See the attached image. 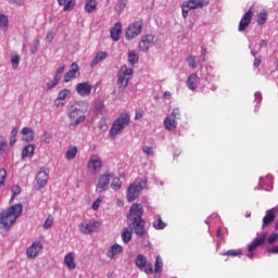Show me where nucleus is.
<instances>
[{
    "label": "nucleus",
    "instance_id": "1",
    "mask_svg": "<svg viewBox=\"0 0 278 278\" xmlns=\"http://www.w3.org/2000/svg\"><path fill=\"white\" fill-rule=\"evenodd\" d=\"M142 214H144V208L142 204L135 203L130 206L128 215V225L131 227L139 238H142L147 233V228H144L146 222L142 219Z\"/></svg>",
    "mask_w": 278,
    "mask_h": 278
},
{
    "label": "nucleus",
    "instance_id": "2",
    "mask_svg": "<svg viewBox=\"0 0 278 278\" xmlns=\"http://www.w3.org/2000/svg\"><path fill=\"white\" fill-rule=\"evenodd\" d=\"M23 214V204H15L5 211H2L0 215V225L4 229H10L11 226L16 223V219Z\"/></svg>",
    "mask_w": 278,
    "mask_h": 278
},
{
    "label": "nucleus",
    "instance_id": "3",
    "mask_svg": "<svg viewBox=\"0 0 278 278\" xmlns=\"http://www.w3.org/2000/svg\"><path fill=\"white\" fill-rule=\"evenodd\" d=\"M131 117L129 116V113L119 114V116L113 122L110 128V138L114 139L119 134H123L125 127L129 125Z\"/></svg>",
    "mask_w": 278,
    "mask_h": 278
},
{
    "label": "nucleus",
    "instance_id": "4",
    "mask_svg": "<svg viewBox=\"0 0 278 278\" xmlns=\"http://www.w3.org/2000/svg\"><path fill=\"white\" fill-rule=\"evenodd\" d=\"M134 77V70L123 65L117 74L118 90H125L129 86V79Z\"/></svg>",
    "mask_w": 278,
    "mask_h": 278
},
{
    "label": "nucleus",
    "instance_id": "5",
    "mask_svg": "<svg viewBox=\"0 0 278 278\" xmlns=\"http://www.w3.org/2000/svg\"><path fill=\"white\" fill-rule=\"evenodd\" d=\"M207 5H210L207 0H188L181 5L182 17L188 18L190 10H201Z\"/></svg>",
    "mask_w": 278,
    "mask_h": 278
},
{
    "label": "nucleus",
    "instance_id": "6",
    "mask_svg": "<svg viewBox=\"0 0 278 278\" xmlns=\"http://www.w3.org/2000/svg\"><path fill=\"white\" fill-rule=\"evenodd\" d=\"M147 186V181L142 179H137L134 181L127 189V201L131 203L132 201H136L138 197H140V192L144 190V187Z\"/></svg>",
    "mask_w": 278,
    "mask_h": 278
},
{
    "label": "nucleus",
    "instance_id": "7",
    "mask_svg": "<svg viewBox=\"0 0 278 278\" xmlns=\"http://www.w3.org/2000/svg\"><path fill=\"white\" fill-rule=\"evenodd\" d=\"M144 27V21L138 20L129 24L125 31L126 40H134V38H138L140 34H142V29Z\"/></svg>",
    "mask_w": 278,
    "mask_h": 278
},
{
    "label": "nucleus",
    "instance_id": "8",
    "mask_svg": "<svg viewBox=\"0 0 278 278\" xmlns=\"http://www.w3.org/2000/svg\"><path fill=\"white\" fill-rule=\"evenodd\" d=\"M78 229L84 236H90V233H94L101 229V223L97 220H85L78 225Z\"/></svg>",
    "mask_w": 278,
    "mask_h": 278
},
{
    "label": "nucleus",
    "instance_id": "9",
    "mask_svg": "<svg viewBox=\"0 0 278 278\" xmlns=\"http://www.w3.org/2000/svg\"><path fill=\"white\" fill-rule=\"evenodd\" d=\"M87 168L91 175H97L101 168H103V162L101 161V156L97 154H92L87 163Z\"/></svg>",
    "mask_w": 278,
    "mask_h": 278
},
{
    "label": "nucleus",
    "instance_id": "10",
    "mask_svg": "<svg viewBox=\"0 0 278 278\" xmlns=\"http://www.w3.org/2000/svg\"><path fill=\"white\" fill-rule=\"evenodd\" d=\"M68 118H71L73 127H77V125H81L86 121V115H81V110L75 106H71L67 113Z\"/></svg>",
    "mask_w": 278,
    "mask_h": 278
},
{
    "label": "nucleus",
    "instance_id": "11",
    "mask_svg": "<svg viewBox=\"0 0 278 278\" xmlns=\"http://www.w3.org/2000/svg\"><path fill=\"white\" fill-rule=\"evenodd\" d=\"M112 179V174H101L98 178V184L96 185V192H105L110 188V181Z\"/></svg>",
    "mask_w": 278,
    "mask_h": 278
},
{
    "label": "nucleus",
    "instance_id": "12",
    "mask_svg": "<svg viewBox=\"0 0 278 278\" xmlns=\"http://www.w3.org/2000/svg\"><path fill=\"white\" fill-rule=\"evenodd\" d=\"M255 14V10L253 7H251L242 16L240 23H239V31H244L250 25L251 21L253 20V16Z\"/></svg>",
    "mask_w": 278,
    "mask_h": 278
},
{
    "label": "nucleus",
    "instance_id": "13",
    "mask_svg": "<svg viewBox=\"0 0 278 278\" xmlns=\"http://www.w3.org/2000/svg\"><path fill=\"white\" fill-rule=\"evenodd\" d=\"M45 247L42 245V242L37 241L34 242L28 249L26 250V256L28 260H36L37 255H40V251H42Z\"/></svg>",
    "mask_w": 278,
    "mask_h": 278
},
{
    "label": "nucleus",
    "instance_id": "14",
    "mask_svg": "<svg viewBox=\"0 0 278 278\" xmlns=\"http://www.w3.org/2000/svg\"><path fill=\"white\" fill-rule=\"evenodd\" d=\"M76 92L79 97H88L92 92V85L90 83H79L76 85Z\"/></svg>",
    "mask_w": 278,
    "mask_h": 278
},
{
    "label": "nucleus",
    "instance_id": "15",
    "mask_svg": "<svg viewBox=\"0 0 278 278\" xmlns=\"http://www.w3.org/2000/svg\"><path fill=\"white\" fill-rule=\"evenodd\" d=\"M155 37L153 35H146L139 42V50L140 51H148L153 47Z\"/></svg>",
    "mask_w": 278,
    "mask_h": 278
},
{
    "label": "nucleus",
    "instance_id": "16",
    "mask_svg": "<svg viewBox=\"0 0 278 278\" xmlns=\"http://www.w3.org/2000/svg\"><path fill=\"white\" fill-rule=\"evenodd\" d=\"M266 238H268V232L262 233L260 237L255 238L248 247V251L253 253L257 247H262L264 242H266Z\"/></svg>",
    "mask_w": 278,
    "mask_h": 278
},
{
    "label": "nucleus",
    "instance_id": "17",
    "mask_svg": "<svg viewBox=\"0 0 278 278\" xmlns=\"http://www.w3.org/2000/svg\"><path fill=\"white\" fill-rule=\"evenodd\" d=\"M111 38L114 42H118L121 40V36H123V24L117 22L110 30Z\"/></svg>",
    "mask_w": 278,
    "mask_h": 278
},
{
    "label": "nucleus",
    "instance_id": "18",
    "mask_svg": "<svg viewBox=\"0 0 278 278\" xmlns=\"http://www.w3.org/2000/svg\"><path fill=\"white\" fill-rule=\"evenodd\" d=\"M77 77H79V65H77V63H73L71 65V70L64 76V83L68 84L71 79H75Z\"/></svg>",
    "mask_w": 278,
    "mask_h": 278
},
{
    "label": "nucleus",
    "instance_id": "19",
    "mask_svg": "<svg viewBox=\"0 0 278 278\" xmlns=\"http://www.w3.org/2000/svg\"><path fill=\"white\" fill-rule=\"evenodd\" d=\"M275 218H277V210L271 208L266 212V215L263 217V229L268 227L271 223H275Z\"/></svg>",
    "mask_w": 278,
    "mask_h": 278
},
{
    "label": "nucleus",
    "instance_id": "20",
    "mask_svg": "<svg viewBox=\"0 0 278 278\" xmlns=\"http://www.w3.org/2000/svg\"><path fill=\"white\" fill-rule=\"evenodd\" d=\"M64 264L68 268V270H75V268H77V264H75L74 252H70L64 256Z\"/></svg>",
    "mask_w": 278,
    "mask_h": 278
},
{
    "label": "nucleus",
    "instance_id": "21",
    "mask_svg": "<svg viewBox=\"0 0 278 278\" xmlns=\"http://www.w3.org/2000/svg\"><path fill=\"white\" fill-rule=\"evenodd\" d=\"M36 181L39 188H45L47 181H49V173L47 170H40L36 176Z\"/></svg>",
    "mask_w": 278,
    "mask_h": 278
},
{
    "label": "nucleus",
    "instance_id": "22",
    "mask_svg": "<svg viewBox=\"0 0 278 278\" xmlns=\"http://www.w3.org/2000/svg\"><path fill=\"white\" fill-rule=\"evenodd\" d=\"M198 86H199V75H197V73L190 74L187 79V88H189V90L194 91Z\"/></svg>",
    "mask_w": 278,
    "mask_h": 278
},
{
    "label": "nucleus",
    "instance_id": "23",
    "mask_svg": "<svg viewBox=\"0 0 278 278\" xmlns=\"http://www.w3.org/2000/svg\"><path fill=\"white\" fill-rule=\"evenodd\" d=\"M122 252H123V247L118 243H115L108 251L106 257H110V260H114V257H116V255H121Z\"/></svg>",
    "mask_w": 278,
    "mask_h": 278
},
{
    "label": "nucleus",
    "instance_id": "24",
    "mask_svg": "<svg viewBox=\"0 0 278 278\" xmlns=\"http://www.w3.org/2000/svg\"><path fill=\"white\" fill-rule=\"evenodd\" d=\"M105 58H108V52H103V51L98 52L96 56L92 59V61L90 62V67L94 68V66H97V64H100V62H103Z\"/></svg>",
    "mask_w": 278,
    "mask_h": 278
},
{
    "label": "nucleus",
    "instance_id": "25",
    "mask_svg": "<svg viewBox=\"0 0 278 278\" xmlns=\"http://www.w3.org/2000/svg\"><path fill=\"white\" fill-rule=\"evenodd\" d=\"M98 5L99 3L97 2V0H86L85 12H87V14H92V12H97Z\"/></svg>",
    "mask_w": 278,
    "mask_h": 278
},
{
    "label": "nucleus",
    "instance_id": "26",
    "mask_svg": "<svg viewBox=\"0 0 278 278\" xmlns=\"http://www.w3.org/2000/svg\"><path fill=\"white\" fill-rule=\"evenodd\" d=\"M164 127L167 131H175V129H177V122L175 121V117L167 116L164 119Z\"/></svg>",
    "mask_w": 278,
    "mask_h": 278
},
{
    "label": "nucleus",
    "instance_id": "27",
    "mask_svg": "<svg viewBox=\"0 0 278 278\" xmlns=\"http://www.w3.org/2000/svg\"><path fill=\"white\" fill-rule=\"evenodd\" d=\"M21 134L24 136L23 140H25V142H31L34 141V129L29 128V127H24L21 130Z\"/></svg>",
    "mask_w": 278,
    "mask_h": 278
},
{
    "label": "nucleus",
    "instance_id": "28",
    "mask_svg": "<svg viewBox=\"0 0 278 278\" xmlns=\"http://www.w3.org/2000/svg\"><path fill=\"white\" fill-rule=\"evenodd\" d=\"M59 5H63V12H71L75 8V0H58Z\"/></svg>",
    "mask_w": 278,
    "mask_h": 278
},
{
    "label": "nucleus",
    "instance_id": "29",
    "mask_svg": "<svg viewBox=\"0 0 278 278\" xmlns=\"http://www.w3.org/2000/svg\"><path fill=\"white\" fill-rule=\"evenodd\" d=\"M34 151H36V146L34 144L24 147L22 150V159L25 160V157H34Z\"/></svg>",
    "mask_w": 278,
    "mask_h": 278
},
{
    "label": "nucleus",
    "instance_id": "30",
    "mask_svg": "<svg viewBox=\"0 0 278 278\" xmlns=\"http://www.w3.org/2000/svg\"><path fill=\"white\" fill-rule=\"evenodd\" d=\"M147 256H144L143 254H139L136 258V266L139 270H144V267L147 266Z\"/></svg>",
    "mask_w": 278,
    "mask_h": 278
},
{
    "label": "nucleus",
    "instance_id": "31",
    "mask_svg": "<svg viewBox=\"0 0 278 278\" xmlns=\"http://www.w3.org/2000/svg\"><path fill=\"white\" fill-rule=\"evenodd\" d=\"M65 65L61 64L55 72L54 78H53V85L52 86H58L60 84V79H62V75L64 73Z\"/></svg>",
    "mask_w": 278,
    "mask_h": 278
},
{
    "label": "nucleus",
    "instance_id": "32",
    "mask_svg": "<svg viewBox=\"0 0 278 278\" xmlns=\"http://www.w3.org/2000/svg\"><path fill=\"white\" fill-rule=\"evenodd\" d=\"M10 26V20L8 18V15L0 14V29L3 31H8V27Z\"/></svg>",
    "mask_w": 278,
    "mask_h": 278
},
{
    "label": "nucleus",
    "instance_id": "33",
    "mask_svg": "<svg viewBox=\"0 0 278 278\" xmlns=\"http://www.w3.org/2000/svg\"><path fill=\"white\" fill-rule=\"evenodd\" d=\"M131 233H134V231L129 228H124L123 232H122V240L123 242H125V244H127V242H131Z\"/></svg>",
    "mask_w": 278,
    "mask_h": 278
},
{
    "label": "nucleus",
    "instance_id": "34",
    "mask_svg": "<svg viewBox=\"0 0 278 278\" xmlns=\"http://www.w3.org/2000/svg\"><path fill=\"white\" fill-rule=\"evenodd\" d=\"M222 255L223 257H240V255H242V251L240 249L228 250L224 252Z\"/></svg>",
    "mask_w": 278,
    "mask_h": 278
},
{
    "label": "nucleus",
    "instance_id": "35",
    "mask_svg": "<svg viewBox=\"0 0 278 278\" xmlns=\"http://www.w3.org/2000/svg\"><path fill=\"white\" fill-rule=\"evenodd\" d=\"M139 60H140V56L136 51L128 52V62L131 66H134V64H138Z\"/></svg>",
    "mask_w": 278,
    "mask_h": 278
},
{
    "label": "nucleus",
    "instance_id": "36",
    "mask_svg": "<svg viewBox=\"0 0 278 278\" xmlns=\"http://www.w3.org/2000/svg\"><path fill=\"white\" fill-rule=\"evenodd\" d=\"M77 156V147H70L65 153V159L75 160Z\"/></svg>",
    "mask_w": 278,
    "mask_h": 278
},
{
    "label": "nucleus",
    "instance_id": "37",
    "mask_svg": "<svg viewBox=\"0 0 278 278\" xmlns=\"http://www.w3.org/2000/svg\"><path fill=\"white\" fill-rule=\"evenodd\" d=\"M268 21V13L266 11H263L257 14L256 23L257 25H264Z\"/></svg>",
    "mask_w": 278,
    "mask_h": 278
},
{
    "label": "nucleus",
    "instance_id": "38",
    "mask_svg": "<svg viewBox=\"0 0 278 278\" xmlns=\"http://www.w3.org/2000/svg\"><path fill=\"white\" fill-rule=\"evenodd\" d=\"M187 63H188V66L189 68H197V66H199V63L197 62V56L190 54L188 58H187Z\"/></svg>",
    "mask_w": 278,
    "mask_h": 278
},
{
    "label": "nucleus",
    "instance_id": "39",
    "mask_svg": "<svg viewBox=\"0 0 278 278\" xmlns=\"http://www.w3.org/2000/svg\"><path fill=\"white\" fill-rule=\"evenodd\" d=\"M164 263H162V258L160 256H156L154 271L160 274L162 273Z\"/></svg>",
    "mask_w": 278,
    "mask_h": 278
},
{
    "label": "nucleus",
    "instance_id": "40",
    "mask_svg": "<svg viewBox=\"0 0 278 278\" xmlns=\"http://www.w3.org/2000/svg\"><path fill=\"white\" fill-rule=\"evenodd\" d=\"M67 97H71V90L63 89L59 92L58 99L59 101H66Z\"/></svg>",
    "mask_w": 278,
    "mask_h": 278
},
{
    "label": "nucleus",
    "instance_id": "41",
    "mask_svg": "<svg viewBox=\"0 0 278 278\" xmlns=\"http://www.w3.org/2000/svg\"><path fill=\"white\" fill-rule=\"evenodd\" d=\"M53 215H48L47 219L43 223V229H51L53 227Z\"/></svg>",
    "mask_w": 278,
    "mask_h": 278
},
{
    "label": "nucleus",
    "instance_id": "42",
    "mask_svg": "<svg viewBox=\"0 0 278 278\" xmlns=\"http://www.w3.org/2000/svg\"><path fill=\"white\" fill-rule=\"evenodd\" d=\"M123 186V181L119 180V178H114L111 182V188L113 190H121Z\"/></svg>",
    "mask_w": 278,
    "mask_h": 278
},
{
    "label": "nucleus",
    "instance_id": "43",
    "mask_svg": "<svg viewBox=\"0 0 278 278\" xmlns=\"http://www.w3.org/2000/svg\"><path fill=\"white\" fill-rule=\"evenodd\" d=\"M40 48V39L36 38L33 41V47L30 48V53L35 55V53H38V49Z\"/></svg>",
    "mask_w": 278,
    "mask_h": 278
},
{
    "label": "nucleus",
    "instance_id": "44",
    "mask_svg": "<svg viewBox=\"0 0 278 278\" xmlns=\"http://www.w3.org/2000/svg\"><path fill=\"white\" fill-rule=\"evenodd\" d=\"M11 192H12V201H14L15 197H18V194H21V186L18 185H14L11 187Z\"/></svg>",
    "mask_w": 278,
    "mask_h": 278
},
{
    "label": "nucleus",
    "instance_id": "45",
    "mask_svg": "<svg viewBox=\"0 0 278 278\" xmlns=\"http://www.w3.org/2000/svg\"><path fill=\"white\" fill-rule=\"evenodd\" d=\"M154 229H164L166 227V223L162 220V217H159L157 220L153 223Z\"/></svg>",
    "mask_w": 278,
    "mask_h": 278
},
{
    "label": "nucleus",
    "instance_id": "46",
    "mask_svg": "<svg viewBox=\"0 0 278 278\" xmlns=\"http://www.w3.org/2000/svg\"><path fill=\"white\" fill-rule=\"evenodd\" d=\"M94 109L97 112H103V110H105V102H103V100H97L94 102Z\"/></svg>",
    "mask_w": 278,
    "mask_h": 278
},
{
    "label": "nucleus",
    "instance_id": "47",
    "mask_svg": "<svg viewBox=\"0 0 278 278\" xmlns=\"http://www.w3.org/2000/svg\"><path fill=\"white\" fill-rule=\"evenodd\" d=\"M127 2H128V0H118V2L116 3L117 12H123V10H125V8H127Z\"/></svg>",
    "mask_w": 278,
    "mask_h": 278
},
{
    "label": "nucleus",
    "instance_id": "48",
    "mask_svg": "<svg viewBox=\"0 0 278 278\" xmlns=\"http://www.w3.org/2000/svg\"><path fill=\"white\" fill-rule=\"evenodd\" d=\"M7 176H8V172H5V168H0V186H5Z\"/></svg>",
    "mask_w": 278,
    "mask_h": 278
},
{
    "label": "nucleus",
    "instance_id": "49",
    "mask_svg": "<svg viewBox=\"0 0 278 278\" xmlns=\"http://www.w3.org/2000/svg\"><path fill=\"white\" fill-rule=\"evenodd\" d=\"M21 63V56L20 55H14L11 59V64L13 66V68H18V64Z\"/></svg>",
    "mask_w": 278,
    "mask_h": 278
},
{
    "label": "nucleus",
    "instance_id": "50",
    "mask_svg": "<svg viewBox=\"0 0 278 278\" xmlns=\"http://www.w3.org/2000/svg\"><path fill=\"white\" fill-rule=\"evenodd\" d=\"M266 240L268 244H275L278 240V233H271Z\"/></svg>",
    "mask_w": 278,
    "mask_h": 278
},
{
    "label": "nucleus",
    "instance_id": "51",
    "mask_svg": "<svg viewBox=\"0 0 278 278\" xmlns=\"http://www.w3.org/2000/svg\"><path fill=\"white\" fill-rule=\"evenodd\" d=\"M143 270L146 275H153V265L151 263H147Z\"/></svg>",
    "mask_w": 278,
    "mask_h": 278
},
{
    "label": "nucleus",
    "instance_id": "52",
    "mask_svg": "<svg viewBox=\"0 0 278 278\" xmlns=\"http://www.w3.org/2000/svg\"><path fill=\"white\" fill-rule=\"evenodd\" d=\"M8 149V141H0V155H3Z\"/></svg>",
    "mask_w": 278,
    "mask_h": 278
},
{
    "label": "nucleus",
    "instance_id": "53",
    "mask_svg": "<svg viewBox=\"0 0 278 278\" xmlns=\"http://www.w3.org/2000/svg\"><path fill=\"white\" fill-rule=\"evenodd\" d=\"M142 151L146 155H153V148L149 147V146H144L142 148Z\"/></svg>",
    "mask_w": 278,
    "mask_h": 278
},
{
    "label": "nucleus",
    "instance_id": "54",
    "mask_svg": "<svg viewBox=\"0 0 278 278\" xmlns=\"http://www.w3.org/2000/svg\"><path fill=\"white\" fill-rule=\"evenodd\" d=\"M101 201H103V199L98 198V199L92 203V210H94V212H97V210H99V206L101 205Z\"/></svg>",
    "mask_w": 278,
    "mask_h": 278
},
{
    "label": "nucleus",
    "instance_id": "55",
    "mask_svg": "<svg viewBox=\"0 0 278 278\" xmlns=\"http://www.w3.org/2000/svg\"><path fill=\"white\" fill-rule=\"evenodd\" d=\"M179 116H181V112L179 111L178 108L174 109L172 112V118H179Z\"/></svg>",
    "mask_w": 278,
    "mask_h": 278
},
{
    "label": "nucleus",
    "instance_id": "56",
    "mask_svg": "<svg viewBox=\"0 0 278 278\" xmlns=\"http://www.w3.org/2000/svg\"><path fill=\"white\" fill-rule=\"evenodd\" d=\"M143 116V111L142 110H137L135 114V121H140Z\"/></svg>",
    "mask_w": 278,
    "mask_h": 278
},
{
    "label": "nucleus",
    "instance_id": "57",
    "mask_svg": "<svg viewBox=\"0 0 278 278\" xmlns=\"http://www.w3.org/2000/svg\"><path fill=\"white\" fill-rule=\"evenodd\" d=\"M201 55L202 58V62H205V55H207V48L203 47L201 48Z\"/></svg>",
    "mask_w": 278,
    "mask_h": 278
},
{
    "label": "nucleus",
    "instance_id": "58",
    "mask_svg": "<svg viewBox=\"0 0 278 278\" xmlns=\"http://www.w3.org/2000/svg\"><path fill=\"white\" fill-rule=\"evenodd\" d=\"M11 5H23V0H9Z\"/></svg>",
    "mask_w": 278,
    "mask_h": 278
},
{
    "label": "nucleus",
    "instance_id": "59",
    "mask_svg": "<svg viewBox=\"0 0 278 278\" xmlns=\"http://www.w3.org/2000/svg\"><path fill=\"white\" fill-rule=\"evenodd\" d=\"M54 105H56V108H64V101L56 98V100L54 101Z\"/></svg>",
    "mask_w": 278,
    "mask_h": 278
},
{
    "label": "nucleus",
    "instance_id": "60",
    "mask_svg": "<svg viewBox=\"0 0 278 278\" xmlns=\"http://www.w3.org/2000/svg\"><path fill=\"white\" fill-rule=\"evenodd\" d=\"M43 136H45L43 142L46 144H49L51 142V135L46 132V134H43Z\"/></svg>",
    "mask_w": 278,
    "mask_h": 278
},
{
    "label": "nucleus",
    "instance_id": "61",
    "mask_svg": "<svg viewBox=\"0 0 278 278\" xmlns=\"http://www.w3.org/2000/svg\"><path fill=\"white\" fill-rule=\"evenodd\" d=\"M269 253L278 254V245L273 247L271 249L267 250Z\"/></svg>",
    "mask_w": 278,
    "mask_h": 278
},
{
    "label": "nucleus",
    "instance_id": "62",
    "mask_svg": "<svg viewBox=\"0 0 278 278\" xmlns=\"http://www.w3.org/2000/svg\"><path fill=\"white\" fill-rule=\"evenodd\" d=\"M47 40H48V42H53V33L48 31V34H47Z\"/></svg>",
    "mask_w": 278,
    "mask_h": 278
},
{
    "label": "nucleus",
    "instance_id": "63",
    "mask_svg": "<svg viewBox=\"0 0 278 278\" xmlns=\"http://www.w3.org/2000/svg\"><path fill=\"white\" fill-rule=\"evenodd\" d=\"M53 88H55V86H53V80H52V83L46 84V90H53Z\"/></svg>",
    "mask_w": 278,
    "mask_h": 278
},
{
    "label": "nucleus",
    "instance_id": "64",
    "mask_svg": "<svg viewBox=\"0 0 278 278\" xmlns=\"http://www.w3.org/2000/svg\"><path fill=\"white\" fill-rule=\"evenodd\" d=\"M260 64H262V59H255L254 60V67L258 68Z\"/></svg>",
    "mask_w": 278,
    "mask_h": 278
}]
</instances>
